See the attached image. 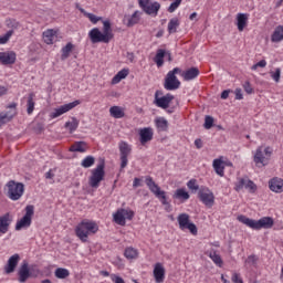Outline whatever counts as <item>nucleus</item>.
<instances>
[{"mask_svg": "<svg viewBox=\"0 0 283 283\" xmlns=\"http://www.w3.org/2000/svg\"><path fill=\"white\" fill-rule=\"evenodd\" d=\"M125 258H127L128 260H134V258L138 256V251H136V249L134 248H127L124 252Z\"/></svg>", "mask_w": 283, "mask_h": 283, "instance_id": "46", "label": "nucleus"}, {"mask_svg": "<svg viewBox=\"0 0 283 283\" xmlns=\"http://www.w3.org/2000/svg\"><path fill=\"white\" fill-rule=\"evenodd\" d=\"M238 220L254 231H260V229H273V224H275V221L271 217H263L259 220H254L244 216H239Z\"/></svg>", "mask_w": 283, "mask_h": 283, "instance_id": "1", "label": "nucleus"}, {"mask_svg": "<svg viewBox=\"0 0 283 283\" xmlns=\"http://www.w3.org/2000/svg\"><path fill=\"white\" fill-rule=\"evenodd\" d=\"M98 224L94 221L83 220L75 229V233L81 241L86 242L90 233H96Z\"/></svg>", "mask_w": 283, "mask_h": 283, "instance_id": "3", "label": "nucleus"}, {"mask_svg": "<svg viewBox=\"0 0 283 283\" xmlns=\"http://www.w3.org/2000/svg\"><path fill=\"white\" fill-rule=\"evenodd\" d=\"M72 50H74V44H72V42H69L64 48H62L61 60L65 61L66 59H69L70 52H72Z\"/></svg>", "mask_w": 283, "mask_h": 283, "instance_id": "39", "label": "nucleus"}, {"mask_svg": "<svg viewBox=\"0 0 283 283\" xmlns=\"http://www.w3.org/2000/svg\"><path fill=\"white\" fill-rule=\"evenodd\" d=\"M154 139V130L149 127L142 128L139 130V143L142 145H147L150 140Z\"/></svg>", "mask_w": 283, "mask_h": 283, "instance_id": "18", "label": "nucleus"}, {"mask_svg": "<svg viewBox=\"0 0 283 283\" xmlns=\"http://www.w3.org/2000/svg\"><path fill=\"white\" fill-rule=\"evenodd\" d=\"M146 185L148 189L156 196V198H160V196H164V190H160V186L154 181L151 177L146 178Z\"/></svg>", "mask_w": 283, "mask_h": 283, "instance_id": "20", "label": "nucleus"}, {"mask_svg": "<svg viewBox=\"0 0 283 283\" xmlns=\"http://www.w3.org/2000/svg\"><path fill=\"white\" fill-rule=\"evenodd\" d=\"M270 76L271 78H273L275 83H280V77L282 76V70L277 67L275 69V72L271 71Z\"/></svg>", "mask_w": 283, "mask_h": 283, "instance_id": "47", "label": "nucleus"}, {"mask_svg": "<svg viewBox=\"0 0 283 283\" xmlns=\"http://www.w3.org/2000/svg\"><path fill=\"white\" fill-rule=\"evenodd\" d=\"M157 198L161 199L163 205H169V202H167V196L165 195V191L164 195H159Z\"/></svg>", "mask_w": 283, "mask_h": 283, "instance_id": "64", "label": "nucleus"}, {"mask_svg": "<svg viewBox=\"0 0 283 283\" xmlns=\"http://www.w3.org/2000/svg\"><path fill=\"white\" fill-rule=\"evenodd\" d=\"M180 3H182V0H175L168 8V12L174 13L178 8H180Z\"/></svg>", "mask_w": 283, "mask_h": 283, "instance_id": "51", "label": "nucleus"}, {"mask_svg": "<svg viewBox=\"0 0 283 283\" xmlns=\"http://www.w3.org/2000/svg\"><path fill=\"white\" fill-rule=\"evenodd\" d=\"M205 129H211L213 127V118L209 115L205 117V124H203Z\"/></svg>", "mask_w": 283, "mask_h": 283, "instance_id": "52", "label": "nucleus"}, {"mask_svg": "<svg viewBox=\"0 0 283 283\" xmlns=\"http://www.w3.org/2000/svg\"><path fill=\"white\" fill-rule=\"evenodd\" d=\"M179 27H180V21L177 18H172L168 23V33L176 34L178 32Z\"/></svg>", "mask_w": 283, "mask_h": 283, "instance_id": "35", "label": "nucleus"}, {"mask_svg": "<svg viewBox=\"0 0 283 283\" xmlns=\"http://www.w3.org/2000/svg\"><path fill=\"white\" fill-rule=\"evenodd\" d=\"M232 282H233V283H244V282L242 281V279L240 277V275H238V273H234V274L232 275Z\"/></svg>", "mask_w": 283, "mask_h": 283, "instance_id": "60", "label": "nucleus"}, {"mask_svg": "<svg viewBox=\"0 0 283 283\" xmlns=\"http://www.w3.org/2000/svg\"><path fill=\"white\" fill-rule=\"evenodd\" d=\"M77 105H81V101L76 99L74 102H71L69 104H64L60 106L59 108H55L53 113H51L52 118H59V116H63V114H67L71 109H74V107H77Z\"/></svg>", "mask_w": 283, "mask_h": 283, "instance_id": "12", "label": "nucleus"}, {"mask_svg": "<svg viewBox=\"0 0 283 283\" xmlns=\"http://www.w3.org/2000/svg\"><path fill=\"white\" fill-rule=\"evenodd\" d=\"M187 187L190 189V191H198V189H200V186H198V181L196 179H190L187 182Z\"/></svg>", "mask_w": 283, "mask_h": 283, "instance_id": "49", "label": "nucleus"}, {"mask_svg": "<svg viewBox=\"0 0 283 283\" xmlns=\"http://www.w3.org/2000/svg\"><path fill=\"white\" fill-rule=\"evenodd\" d=\"M56 36V31L49 29L43 32V41L46 45H52L54 43V38Z\"/></svg>", "mask_w": 283, "mask_h": 283, "instance_id": "32", "label": "nucleus"}, {"mask_svg": "<svg viewBox=\"0 0 283 283\" xmlns=\"http://www.w3.org/2000/svg\"><path fill=\"white\" fill-rule=\"evenodd\" d=\"M258 67H266V60H261L256 64H253L251 66V70L255 71V70H258Z\"/></svg>", "mask_w": 283, "mask_h": 283, "instance_id": "53", "label": "nucleus"}, {"mask_svg": "<svg viewBox=\"0 0 283 283\" xmlns=\"http://www.w3.org/2000/svg\"><path fill=\"white\" fill-rule=\"evenodd\" d=\"M188 213H180L177 217V222L179 224V229L181 231H185V229H188L192 235H198V227L195 226V223L190 222Z\"/></svg>", "mask_w": 283, "mask_h": 283, "instance_id": "8", "label": "nucleus"}, {"mask_svg": "<svg viewBox=\"0 0 283 283\" xmlns=\"http://www.w3.org/2000/svg\"><path fill=\"white\" fill-rule=\"evenodd\" d=\"M149 1H150V0H138L139 7L142 8V10H143L146 6H149Z\"/></svg>", "mask_w": 283, "mask_h": 283, "instance_id": "62", "label": "nucleus"}, {"mask_svg": "<svg viewBox=\"0 0 283 283\" xmlns=\"http://www.w3.org/2000/svg\"><path fill=\"white\" fill-rule=\"evenodd\" d=\"M54 274L57 280H65L66 277H70V271L65 268H57Z\"/></svg>", "mask_w": 283, "mask_h": 283, "instance_id": "38", "label": "nucleus"}, {"mask_svg": "<svg viewBox=\"0 0 283 283\" xmlns=\"http://www.w3.org/2000/svg\"><path fill=\"white\" fill-rule=\"evenodd\" d=\"M18 275L19 282H28V279L30 277V266L27 261H23V263L21 264L18 271Z\"/></svg>", "mask_w": 283, "mask_h": 283, "instance_id": "21", "label": "nucleus"}, {"mask_svg": "<svg viewBox=\"0 0 283 283\" xmlns=\"http://www.w3.org/2000/svg\"><path fill=\"white\" fill-rule=\"evenodd\" d=\"M245 264L248 266H255L258 264V256L255 254L248 256V259L245 260Z\"/></svg>", "mask_w": 283, "mask_h": 283, "instance_id": "50", "label": "nucleus"}, {"mask_svg": "<svg viewBox=\"0 0 283 283\" xmlns=\"http://www.w3.org/2000/svg\"><path fill=\"white\" fill-rule=\"evenodd\" d=\"M7 25L8 28H12L13 30H17V28H19V22L17 20H8Z\"/></svg>", "mask_w": 283, "mask_h": 283, "instance_id": "56", "label": "nucleus"}, {"mask_svg": "<svg viewBox=\"0 0 283 283\" xmlns=\"http://www.w3.org/2000/svg\"><path fill=\"white\" fill-rule=\"evenodd\" d=\"M212 165L218 176H224V166H222V159H214Z\"/></svg>", "mask_w": 283, "mask_h": 283, "instance_id": "37", "label": "nucleus"}, {"mask_svg": "<svg viewBox=\"0 0 283 283\" xmlns=\"http://www.w3.org/2000/svg\"><path fill=\"white\" fill-rule=\"evenodd\" d=\"M240 189H248L250 193H255V190L258 189V186L249 179H240L239 184L237 185V191H240Z\"/></svg>", "mask_w": 283, "mask_h": 283, "instance_id": "19", "label": "nucleus"}, {"mask_svg": "<svg viewBox=\"0 0 283 283\" xmlns=\"http://www.w3.org/2000/svg\"><path fill=\"white\" fill-rule=\"evenodd\" d=\"M92 43H109L107 36L98 30V28L92 29L88 33Z\"/></svg>", "mask_w": 283, "mask_h": 283, "instance_id": "16", "label": "nucleus"}, {"mask_svg": "<svg viewBox=\"0 0 283 283\" xmlns=\"http://www.w3.org/2000/svg\"><path fill=\"white\" fill-rule=\"evenodd\" d=\"M234 94H235V99H237V101H242V98H243L242 88H237V90L234 91Z\"/></svg>", "mask_w": 283, "mask_h": 283, "instance_id": "59", "label": "nucleus"}, {"mask_svg": "<svg viewBox=\"0 0 283 283\" xmlns=\"http://www.w3.org/2000/svg\"><path fill=\"white\" fill-rule=\"evenodd\" d=\"M269 188L274 192V193H282L283 191V179L274 177L269 181Z\"/></svg>", "mask_w": 283, "mask_h": 283, "instance_id": "22", "label": "nucleus"}, {"mask_svg": "<svg viewBox=\"0 0 283 283\" xmlns=\"http://www.w3.org/2000/svg\"><path fill=\"white\" fill-rule=\"evenodd\" d=\"M14 34L13 30H9L3 36L0 38V45H6L10 41V38Z\"/></svg>", "mask_w": 283, "mask_h": 283, "instance_id": "48", "label": "nucleus"}, {"mask_svg": "<svg viewBox=\"0 0 283 283\" xmlns=\"http://www.w3.org/2000/svg\"><path fill=\"white\" fill-rule=\"evenodd\" d=\"M174 98L175 97H174V95H171V93H167L166 95L163 96V92L157 91L155 93L154 103L157 107H160L161 109H168V107L171 104V101H174Z\"/></svg>", "mask_w": 283, "mask_h": 283, "instance_id": "9", "label": "nucleus"}, {"mask_svg": "<svg viewBox=\"0 0 283 283\" xmlns=\"http://www.w3.org/2000/svg\"><path fill=\"white\" fill-rule=\"evenodd\" d=\"M103 34L108 39V41H112L114 39V33L112 32V23L109 20L103 21Z\"/></svg>", "mask_w": 283, "mask_h": 283, "instance_id": "33", "label": "nucleus"}, {"mask_svg": "<svg viewBox=\"0 0 283 283\" xmlns=\"http://www.w3.org/2000/svg\"><path fill=\"white\" fill-rule=\"evenodd\" d=\"M111 280L114 283H125V280L116 274H111Z\"/></svg>", "mask_w": 283, "mask_h": 283, "instance_id": "55", "label": "nucleus"}, {"mask_svg": "<svg viewBox=\"0 0 283 283\" xmlns=\"http://www.w3.org/2000/svg\"><path fill=\"white\" fill-rule=\"evenodd\" d=\"M134 218V211L127 209H118L114 214V221L120 227H125V220H132Z\"/></svg>", "mask_w": 283, "mask_h": 283, "instance_id": "10", "label": "nucleus"}, {"mask_svg": "<svg viewBox=\"0 0 283 283\" xmlns=\"http://www.w3.org/2000/svg\"><path fill=\"white\" fill-rule=\"evenodd\" d=\"M103 180H105V159L101 158L99 164L91 172L88 185L92 189H98Z\"/></svg>", "mask_w": 283, "mask_h": 283, "instance_id": "2", "label": "nucleus"}, {"mask_svg": "<svg viewBox=\"0 0 283 283\" xmlns=\"http://www.w3.org/2000/svg\"><path fill=\"white\" fill-rule=\"evenodd\" d=\"M199 75H200V70H198V67H190L187 71L181 73V76L186 81H193V78H198Z\"/></svg>", "mask_w": 283, "mask_h": 283, "instance_id": "26", "label": "nucleus"}, {"mask_svg": "<svg viewBox=\"0 0 283 283\" xmlns=\"http://www.w3.org/2000/svg\"><path fill=\"white\" fill-rule=\"evenodd\" d=\"M96 163V158L94 156H86L82 163L81 166L84 167V169H90L94 164Z\"/></svg>", "mask_w": 283, "mask_h": 283, "instance_id": "42", "label": "nucleus"}, {"mask_svg": "<svg viewBox=\"0 0 283 283\" xmlns=\"http://www.w3.org/2000/svg\"><path fill=\"white\" fill-rule=\"evenodd\" d=\"M138 21H140V17H138V11H135L130 18H128V22H127V27L132 28L134 25H136V23H138Z\"/></svg>", "mask_w": 283, "mask_h": 283, "instance_id": "45", "label": "nucleus"}, {"mask_svg": "<svg viewBox=\"0 0 283 283\" xmlns=\"http://www.w3.org/2000/svg\"><path fill=\"white\" fill-rule=\"evenodd\" d=\"M198 197L199 200H201L208 207V209H211V207L216 205V196H213V192L209 189L199 190Z\"/></svg>", "mask_w": 283, "mask_h": 283, "instance_id": "13", "label": "nucleus"}, {"mask_svg": "<svg viewBox=\"0 0 283 283\" xmlns=\"http://www.w3.org/2000/svg\"><path fill=\"white\" fill-rule=\"evenodd\" d=\"M160 10V2H153V3H149L148 2V6H146L143 11L146 13V14H154L155 17L158 14V11Z\"/></svg>", "mask_w": 283, "mask_h": 283, "instance_id": "27", "label": "nucleus"}, {"mask_svg": "<svg viewBox=\"0 0 283 283\" xmlns=\"http://www.w3.org/2000/svg\"><path fill=\"white\" fill-rule=\"evenodd\" d=\"M174 198H176L177 200H189V192H187L182 188L177 189L174 195Z\"/></svg>", "mask_w": 283, "mask_h": 283, "instance_id": "41", "label": "nucleus"}, {"mask_svg": "<svg viewBox=\"0 0 283 283\" xmlns=\"http://www.w3.org/2000/svg\"><path fill=\"white\" fill-rule=\"evenodd\" d=\"M25 191V186L21 182L11 180L7 184V196L10 200H20Z\"/></svg>", "mask_w": 283, "mask_h": 283, "instance_id": "5", "label": "nucleus"}, {"mask_svg": "<svg viewBox=\"0 0 283 283\" xmlns=\"http://www.w3.org/2000/svg\"><path fill=\"white\" fill-rule=\"evenodd\" d=\"M78 123L80 122L76 119V117H72L71 122H66L64 127L69 129L70 134H74V132L78 129Z\"/></svg>", "mask_w": 283, "mask_h": 283, "instance_id": "36", "label": "nucleus"}, {"mask_svg": "<svg viewBox=\"0 0 283 283\" xmlns=\"http://www.w3.org/2000/svg\"><path fill=\"white\" fill-rule=\"evenodd\" d=\"M247 23H249V13H238L237 27L239 32H244V29L247 28Z\"/></svg>", "mask_w": 283, "mask_h": 283, "instance_id": "23", "label": "nucleus"}, {"mask_svg": "<svg viewBox=\"0 0 283 283\" xmlns=\"http://www.w3.org/2000/svg\"><path fill=\"white\" fill-rule=\"evenodd\" d=\"M166 54H167V51L165 49L157 50V53H156L155 59H154L157 67H163V65H165Z\"/></svg>", "mask_w": 283, "mask_h": 283, "instance_id": "28", "label": "nucleus"}, {"mask_svg": "<svg viewBox=\"0 0 283 283\" xmlns=\"http://www.w3.org/2000/svg\"><path fill=\"white\" fill-rule=\"evenodd\" d=\"M210 260H212V262H214V264H217V266L222 268V258L220 256V254L216 253V251H210L208 253Z\"/></svg>", "mask_w": 283, "mask_h": 283, "instance_id": "40", "label": "nucleus"}, {"mask_svg": "<svg viewBox=\"0 0 283 283\" xmlns=\"http://www.w3.org/2000/svg\"><path fill=\"white\" fill-rule=\"evenodd\" d=\"M133 187H134V189H136L138 187H143L140 178H135L134 179Z\"/></svg>", "mask_w": 283, "mask_h": 283, "instance_id": "61", "label": "nucleus"}, {"mask_svg": "<svg viewBox=\"0 0 283 283\" xmlns=\"http://www.w3.org/2000/svg\"><path fill=\"white\" fill-rule=\"evenodd\" d=\"M34 93H30L28 96V108H27V113L30 115L32 114V112H34Z\"/></svg>", "mask_w": 283, "mask_h": 283, "instance_id": "43", "label": "nucleus"}, {"mask_svg": "<svg viewBox=\"0 0 283 283\" xmlns=\"http://www.w3.org/2000/svg\"><path fill=\"white\" fill-rule=\"evenodd\" d=\"M132 154V146L126 142L119 143L120 169H125L128 163V156Z\"/></svg>", "mask_w": 283, "mask_h": 283, "instance_id": "11", "label": "nucleus"}, {"mask_svg": "<svg viewBox=\"0 0 283 283\" xmlns=\"http://www.w3.org/2000/svg\"><path fill=\"white\" fill-rule=\"evenodd\" d=\"M272 43H280L283 41V25H277L271 35Z\"/></svg>", "mask_w": 283, "mask_h": 283, "instance_id": "29", "label": "nucleus"}, {"mask_svg": "<svg viewBox=\"0 0 283 283\" xmlns=\"http://www.w3.org/2000/svg\"><path fill=\"white\" fill-rule=\"evenodd\" d=\"M154 277L157 283L165 282V266L160 263H156L154 268Z\"/></svg>", "mask_w": 283, "mask_h": 283, "instance_id": "24", "label": "nucleus"}, {"mask_svg": "<svg viewBox=\"0 0 283 283\" xmlns=\"http://www.w3.org/2000/svg\"><path fill=\"white\" fill-rule=\"evenodd\" d=\"M11 222L12 218L10 217V213L0 217V233H8Z\"/></svg>", "mask_w": 283, "mask_h": 283, "instance_id": "25", "label": "nucleus"}, {"mask_svg": "<svg viewBox=\"0 0 283 283\" xmlns=\"http://www.w3.org/2000/svg\"><path fill=\"white\" fill-rule=\"evenodd\" d=\"M69 151H78L80 154H85L87 151V143L75 142L69 149Z\"/></svg>", "mask_w": 283, "mask_h": 283, "instance_id": "30", "label": "nucleus"}, {"mask_svg": "<svg viewBox=\"0 0 283 283\" xmlns=\"http://www.w3.org/2000/svg\"><path fill=\"white\" fill-rule=\"evenodd\" d=\"M129 76V70L123 69L119 71L112 80V85H118L123 81V78H127Z\"/></svg>", "mask_w": 283, "mask_h": 283, "instance_id": "31", "label": "nucleus"}, {"mask_svg": "<svg viewBox=\"0 0 283 283\" xmlns=\"http://www.w3.org/2000/svg\"><path fill=\"white\" fill-rule=\"evenodd\" d=\"M176 74H182L180 67H175L172 71H169L165 77L164 87L167 92H174L180 88V81Z\"/></svg>", "mask_w": 283, "mask_h": 283, "instance_id": "4", "label": "nucleus"}, {"mask_svg": "<svg viewBox=\"0 0 283 283\" xmlns=\"http://www.w3.org/2000/svg\"><path fill=\"white\" fill-rule=\"evenodd\" d=\"M43 129H45V127L41 123L35 124L34 127H33V132L35 134H41L43 132Z\"/></svg>", "mask_w": 283, "mask_h": 283, "instance_id": "54", "label": "nucleus"}, {"mask_svg": "<svg viewBox=\"0 0 283 283\" xmlns=\"http://www.w3.org/2000/svg\"><path fill=\"white\" fill-rule=\"evenodd\" d=\"M34 216V206L29 205L25 207V214L15 224V231L28 229L32 224V217Z\"/></svg>", "mask_w": 283, "mask_h": 283, "instance_id": "7", "label": "nucleus"}, {"mask_svg": "<svg viewBox=\"0 0 283 283\" xmlns=\"http://www.w3.org/2000/svg\"><path fill=\"white\" fill-rule=\"evenodd\" d=\"M17 62V53L13 51L0 52V63L2 65H14Z\"/></svg>", "mask_w": 283, "mask_h": 283, "instance_id": "17", "label": "nucleus"}, {"mask_svg": "<svg viewBox=\"0 0 283 283\" xmlns=\"http://www.w3.org/2000/svg\"><path fill=\"white\" fill-rule=\"evenodd\" d=\"M273 148L268 146L263 149L262 146H260L254 155L255 165H262L263 167H265V165H269V160H271Z\"/></svg>", "mask_w": 283, "mask_h": 283, "instance_id": "6", "label": "nucleus"}, {"mask_svg": "<svg viewBox=\"0 0 283 283\" xmlns=\"http://www.w3.org/2000/svg\"><path fill=\"white\" fill-rule=\"evenodd\" d=\"M156 126L158 127V129H160V132H167L169 123L165 118H159L156 119Z\"/></svg>", "mask_w": 283, "mask_h": 283, "instance_id": "44", "label": "nucleus"}, {"mask_svg": "<svg viewBox=\"0 0 283 283\" xmlns=\"http://www.w3.org/2000/svg\"><path fill=\"white\" fill-rule=\"evenodd\" d=\"M9 112L7 113H0V127L2 125H6V123H10L12 118L17 115V103H12L9 106Z\"/></svg>", "mask_w": 283, "mask_h": 283, "instance_id": "14", "label": "nucleus"}, {"mask_svg": "<svg viewBox=\"0 0 283 283\" xmlns=\"http://www.w3.org/2000/svg\"><path fill=\"white\" fill-rule=\"evenodd\" d=\"M243 88H244V92H247V94H253V87H251V83L250 82H245L243 84Z\"/></svg>", "mask_w": 283, "mask_h": 283, "instance_id": "58", "label": "nucleus"}, {"mask_svg": "<svg viewBox=\"0 0 283 283\" xmlns=\"http://www.w3.org/2000/svg\"><path fill=\"white\" fill-rule=\"evenodd\" d=\"M87 17H88V19H90V21H91L92 23H98V21H101V20L103 19V18H101V17H96V15L93 14V13H88Z\"/></svg>", "mask_w": 283, "mask_h": 283, "instance_id": "57", "label": "nucleus"}, {"mask_svg": "<svg viewBox=\"0 0 283 283\" xmlns=\"http://www.w3.org/2000/svg\"><path fill=\"white\" fill-rule=\"evenodd\" d=\"M109 114L113 118H125V111L120 106L111 107Z\"/></svg>", "mask_w": 283, "mask_h": 283, "instance_id": "34", "label": "nucleus"}, {"mask_svg": "<svg viewBox=\"0 0 283 283\" xmlns=\"http://www.w3.org/2000/svg\"><path fill=\"white\" fill-rule=\"evenodd\" d=\"M21 256L19 254H13L9 258L7 264L4 265V273L10 275V273H14L17 271V266H19V262Z\"/></svg>", "mask_w": 283, "mask_h": 283, "instance_id": "15", "label": "nucleus"}, {"mask_svg": "<svg viewBox=\"0 0 283 283\" xmlns=\"http://www.w3.org/2000/svg\"><path fill=\"white\" fill-rule=\"evenodd\" d=\"M230 93H231L230 90L223 91V92L221 93V98H222L223 101H227V98H229V94H230Z\"/></svg>", "mask_w": 283, "mask_h": 283, "instance_id": "63", "label": "nucleus"}]
</instances>
